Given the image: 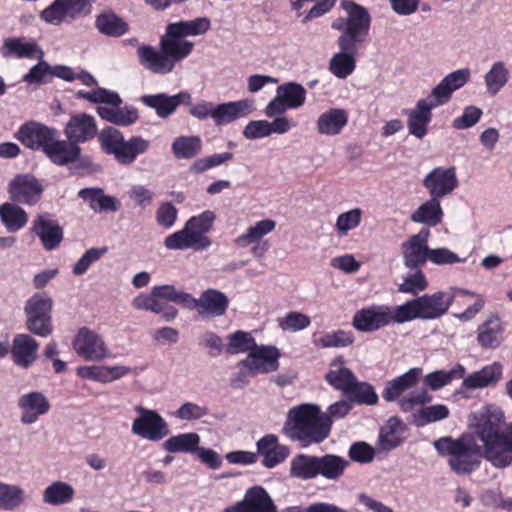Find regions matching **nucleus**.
<instances>
[{"instance_id":"obj_1","label":"nucleus","mask_w":512,"mask_h":512,"mask_svg":"<svg viewBox=\"0 0 512 512\" xmlns=\"http://www.w3.org/2000/svg\"><path fill=\"white\" fill-rule=\"evenodd\" d=\"M503 423L502 409L487 405L471 413L468 431L460 438H440L434 446L439 453L449 455V465L459 475L478 468L481 458L496 468H505L511 464V452L502 434Z\"/></svg>"},{"instance_id":"obj_2","label":"nucleus","mask_w":512,"mask_h":512,"mask_svg":"<svg viewBox=\"0 0 512 512\" xmlns=\"http://www.w3.org/2000/svg\"><path fill=\"white\" fill-rule=\"evenodd\" d=\"M210 28L211 21L207 17L170 23L160 37L158 48L148 45L138 47L139 63L154 74H169L176 64L186 59L194 49V43L186 38L202 36Z\"/></svg>"},{"instance_id":"obj_3","label":"nucleus","mask_w":512,"mask_h":512,"mask_svg":"<svg viewBox=\"0 0 512 512\" xmlns=\"http://www.w3.org/2000/svg\"><path fill=\"white\" fill-rule=\"evenodd\" d=\"M468 68L458 69L447 74L432 90L428 99H420L408 113L409 133L417 139H423L432 120V110L448 103L454 91L462 88L470 79Z\"/></svg>"},{"instance_id":"obj_4","label":"nucleus","mask_w":512,"mask_h":512,"mask_svg":"<svg viewBox=\"0 0 512 512\" xmlns=\"http://www.w3.org/2000/svg\"><path fill=\"white\" fill-rule=\"evenodd\" d=\"M284 434L301 447L320 444L330 434L331 421L316 404L304 403L291 408L283 426Z\"/></svg>"},{"instance_id":"obj_5","label":"nucleus","mask_w":512,"mask_h":512,"mask_svg":"<svg viewBox=\"0 0 512 512\" xmlns=\"http://www.w3.org/2000/svg\"><path fill=\"white\" fill-rule=\"evenodd\" d=\"M465 368L457 365L449 371L437 370L427 374L424 383L432 390H439L450 384L454 378H463L462 388L466 390L482 389L496 384L503 375V366L499 362L484 366L464 377Z\"/></svg>"},{"instance_id":"obj_6","label":"nucleus","mask_w":512,"mask_h":512,"mask_svg":"<svg viewBox=\"0 0 512 512\" xmlns=\"http://www.w3.org/2000/svg\"><path fill=\"white\" fill-rule=\"evenodd\" d=\"M99 143L104 153L113 156L122 165H131L150 147L149 140L141 136L125 139L123 133L113 127L105 128L100 132Z\"/></svg>"},{"instance_id":"obj_7","label":"nucleus","mask_w":512,"mask_h":512,"mask_svg":"<svg viewBox=\"0 0 512 512\" xmlns=\"http://www.w3.org/2000/svg\"><path fill=\"white\" fill-rule=\"evenodd\" d=\"M421 375V368H412L406 373L387 382L382 392L383 399L389 402L398 400L400 408L405 412L412 411L416 405L431 402L432 397L423 389L413 391L408 397L400 398L404 392L417 384Z\"/></svg>"},{"instance_id":"obj_8","label":"nucleus","mask_w":512,"mask_h":512,"mask_svg":"<svg viewBox=\"0 0 512 512\" xmlns=\"http://www.w3.org/2000/svg\"><path fill=\"white\" fill-rule=\"evenodd\" d=\"M357 33L339 36L335 53L329 61V71L339 79H346L356 68V55L363 42H359Z\"/></svg>"},{"instance_id":"obj_9","label":"nucleus","mask_w":512,"mask_h":512,"mask_svg":"<svg viewBox=\"0 0 512 512\" xmlns=\"http://www.w3.org/2000/svg\"><path fill=\"white\" fill-rule=\"evenodd\" d=\"M134 410L138 414L131 425V432L134 435L158 442L170 433L168 423L156 410L141 405L135 406Z\"/></svg>"},{"instance_id":"obj_10","label":"nucleus","mask_w":512,"mask_h":512,"mask_svg":"<svg viewBox=\"0 0 512 512\" xmlns=\"http://www.w3.org/2000/svg\"><path fill=\"white\" fill-rule=\"evenodd\" d=\"M51 308L52 300L45 293H36L27 300L24 310L30 332L41 337L52 333Z\"/></svg>"},{"instance_id":"obj_11","label":"nucleus","mask_w":512,"mask_h":512,"mask_svg":"<svg viewBox=\"0 0 512 512\" xmlns=\"http://www.w3.org/2000/svg\"><path fill=\"white\" fill-rule=\"evenodd\" d=\"M341 7L347 12V19L337 18L332 22L331 27L341 31L340 36L349 34V32L357 33L359 42H364L371 22L368 11L353 1H342Z\"/></svg>"},{"instance_id":"obj_12","label":"nucleus","mask_w":512,"mask_h":512,"mask_svg":"<svg viewBox=\"0 0 512 512\" xmlns=\"http://www.w3.org/2000/svg\"><path fill=\"white\" fill-rule=\"evenodd\" d=\"M306 89L296 82H287L277 87L276 96L267 104L264 113L273 118L282 115L287 109H298L305 104Z\"/></svg>"},{"instance_id":"obj_13","label":"nucleus","mask_w":512,"mask_h":512,"mask_svg":"<svg viewBox=\"0 0 512 512\" xmlns=\"http://www.w3.org/2000/svg\"><path fill=\"white\" fill-rule=\"evenodd\" d=\"M90 0H54L40 13V19L47 24L59 26L76 20L89 5Z\"/></svg>"},{"instance_id":"obj_14","label":"nucleus","mask_w":512,"mask_h":512,"mask_svg":"<svg viewBox=\"0 0 512 512\" xmlns=\"http://www.w3.org/2000/svg\"><path fill=\"white\" fill-rule=\"evenodd\" d=\"M73 347L77 355L86 361H100L110 356L103 337L86 327L78 331Z\"/></svg>"},{"instance_id":"obj_15","label":"nucleus","mask_w":512,"mask_h":512,"mask_svg":"<svg viewBox=\"0 0 512 512\" xmlns=\"http://www.w3.org/2000/svg\"><path fill=\"white\" fill-rule=\"evenodd\" d=\"M276 222L272 219H263L249 226L246 231L234 239V245L239 248L252 246L251 253L255 258H262L268 250V246L261 240L273 232Z\"/></svg>"},{"instance_id":"obj_16","label":"nucleus","mask_w":512,"mask_h":512,"mask_svg":"<svg viewBox=\"0 0 512 512\" xmlns=\"http://www.w3.org/2000/svg\"><path fill=\"white\" fill-rule=\"evenodd\" d=\"M430 231L421 229L401 244L403 263L408 269H418L429 260L430 248L428 240Z\"/></svg>"},{"instance_id":"obj_17","label":"nucleus","mask_w":512,"mask_h":512,"mask_svg":"<svg viewBox=\"0 0 512 512\" xmlns=\"http://www.w3.org/2000/svg\"><path fill=\"white\" fill-rule=\"evenodd\" d=\"M280 353L274 346L257 345L250 354L238 362L239 367L246 368L252 374H267L279 367Z\"/></svg>"},{"instance_id":"obj_18","label":"nucleus","mask_w":512,"mask_h":512,"mask_svg":"<svg viewBox=\"0 0 512 512\" xmlns=\"http://www.w3.org/2000/svg\"><path fill=\"white\" fill-rule=\"evenodd\" d=\"M54 136H58V131L55 128L35 121L24 123L15 134V138L25 147L32 150L40 149L44 153Z\"/></svg>"},{"instance_id":"obj_19","label":"nucleus","mask_w":512,"mask_h":512,"mask_svg":"<svg viewBox=\"0 0 512 512\" xmlns=\"http://www.w3.org/2000/svg\"><path fill=\"white\" fill-rule=\"evenodd\" d=\"M43 186L31 174H19L14 177L8 186L11 200L25 205L36 204L43 193Z\"/></svg>"},{"instance_id":"obj_20","label":"nucleus","mask_w":512,"mask_h":512,"mask_svg":"<svg viewBox=\"0 0 512 512\" xmlns=\"http://www.w3.org/2000/svg\"><path fill=\"white\" fill-rule=\"evenodd\" d=\"M423 186L431 197L441 199L451 194L458 186L454 167H436L423 179Z\"/></svg>"},{"instance_id":"obj_21","label":"nucleus","mask_w":512,"mask_h":512,"mask_svg":"<svg viewBox=\"0 0 512 512\" xmlns=\"http://www.w3.org/2000/svg\"><path fill=\"white\" fill-rule=\"evenodd\" d=\"M391 324L390 306L372 305L357 311L352 320L353 327L360 332H373Z\"/></svg>"},{"instance_id":"obj_22","label":"nucleus","mask_w":512,"mask_h":512,"mask_svg":"<svg viewBox=\"0 0 512 512\" xmlns=\"http://www.w3.org/2000/svg\"><path fill=\"white\" fill-rule=\"evenodd\" d=\"M455 294L438 291L425 294L415 299L416 307L421 320H433L442 317L454 302Z\"/></svg>"},{"instance_id":"obj_23","label":"nucleus","mask_w":512,"mask_h":512,"mask_svg":"<svg viewBox=\"0 0 512 512\" xmlns=\"http://www.w3.org/2000/svg\"><path fill=\"white\" fill-rule=\"evenodd\" d=\"M192 301L188 309H196L200 316L209 318L224 315L229 305L228 297L216 289L203 291L198 299L192 296Z\"/></svg>"},{"instance_id":"obj_24","label":"nucleus","mask_w":512,"mask_h":512,"mask_svg":"<svg viewBox=\"0 0 512 512\" xmlns=\"http://www.w3.org/2000/svg\"><path fill=\"white\" fill-rule=\"evenodd\" d=\"M18 407L21 410V422L28 425L35 423L40 416L47 414L51 405L44 393L32 391L20 396Z\"/></svg>"},{"instance_id":"obj_25","label":"nucleus","mask_w":512,"mask_h":512,"mask_svg":"<svg viewBox=\"0 0 512 512\" xmlns=\"http://www.w3.org/2000/svg\"><path fill=\"white\" fill-rule=\"evenodd\" d=\"M64 133L66 138L76 145L90 141L97 134L96 121L86 113L72 115L66 123Z\"/></svg>"},{"instance_id":"obj_26","label":"nucleus","mask_w":512,"mask_h":512,"mask_svg":"<svg viewBox=\"0 0 512 512\" xmlns=\"http://www.w3.org/2000/svg\"><path fill=\"white\" fill-rule=\"evenodd\" d=\"M140 101L147 107L156 111L160 118H167L172 115L180 104H189L191 95L188 92H180L176 95L169 96L165 93L153 95H144Z\"/></svg>"},{"instance_id":"obj_27","label":"nucleus","mask_w":512,"mask_h":512,"mask_svg":"<svg viewBox=\"0 0 512 512\" xmlns=\"http://www.w3.org/2000/svg\"><path fill=\"white\" fill-rule=\"evenodd\" d=\"M254 110V101L250 99L215 104L213 120L216 125L222 126L246 117Z\"/></svg>"},{"instance_id":"obj_28","label":"nucleus","mask_w":512,"mask_h":512,"mask_svg":"<svg viewBox=\"0 0 512 512\" xmlns=\"http://www.w3.org/2000/svg\"><path fill=\"white\" fill-rule=\"evenodd\" d=\"M211 245L210 238H201L196 235L186 224L183 229L167 236L164 246L169 250H204Z\"/></svg>"},{"instance_id":"obj_29","label":"nucleus","mask_w":512,"mask_h":512,"mask_svg":"<svg viewBox=\"0 0 512 512\" xmlns=\"http://www.w3.org/2000/svg\"><path fill=\"white\" fill-rule=\"evenodd\" d=\"M39 343L27 334H18L14 337L11 347L13 362L22 367H30L36 360Z\"/></svg>"},{"instance_id":"obj_30","label":"nucleus","mask_w":512,"mask_h":512,"mask_svg":"<svg viewBox=\"0 0 512 512\" xmlns=\"http://www.w3.org/2000/svg\"><path fill=\"white\" fill-rule=\"evenodd\" d=\"M82 149L74 142L67 140H58V136L50 142L45 151V155L52 163L58 166H65L70 163H75L79 158Z\"/></svg>"},{"instance_id":"obj_31","label":"nucleus","mask_w":512,"mask_h":512,"mask_svg":"<svg viewBox=\"0 0 512 512\" xmlns=\"http://www.w3.org/2000/svg\"><path fill=\"white\" fill-rule=\"evenodd\" d=\"M34 232L41 240L46 250L58 247L63 239V230L60 225L47 215H39L34 221Z\"/></svg>"},{"instance_id":"obj_32","label":"nucleus","mask_w":512,"mask_h":512,"mask_svg":"<svg viewBox=\"0 0 512 512\" xmlns=\"http://www.w3.org/2000/svg\"><path fill=\"white\" fill-rule=\"evenodd\" d=\"M348 123V113L341 108H331L318 117L316 129L320 135L337 136Z\"/></svg>"},{"instance_id":"obj_33","label":"nucleus","mask_w":512,"mask_h":512,"mask_svg":"<svg viewBox=\"0 0 512 512\" xmlns=\"http://www.w3.org/2000/svg\"><path fill=\"white\" fill-rule=\"evenodd\" d=\"M405 424L397 417H391L380 429L378 445L380 450L388 452L404 441Z\"/></svg>"},{"instance_id":"obj_34","label":"nucleus","mask_w":512,"mask_h":512,"mask_svg":"<svg viewBox=\"0 0 512 512\" xmlns=\"http://www.w3.org/2000/svg\"><path fill=\"white\" fill-rule=\"evenodd\" d=\"M414 223L435 227L442 222L443 209L440 200L431 197L422 203L410 216Z\"/></svg>"},{"instance_id":"obj_35","label":"nucleus","mask_w":512,"mask_h":512,"mask_svg":"<svg viewBox=\"0 0 512 512\" xmlns=\"http://www.w3.org/2000/svg\"><path fill=\"white\" fill-rule=\"evenodd\" d=\"M348 466V460L335 454L317 456V477L322 476L326 480L336 481L343 476Z\"/></svg>"},{"instance_id":"obj_36","label":"nucleus","mask_w":512,"mask_h":512,"mask_svg":"<svg viewBox=\"0 0 512 512\" xmlns=\"http://www.w3.org/2000/svg\"><path fill=\"white\" fill-rule=\"evenodd\" d=\"M356 376L354 373L345 366L341 357L334 359L330 365L329 370L325 375L326 381L336 390L345 393L353 384Z\"/></svg>"},{"instance_id":"obj_37","label":"nucleus","mask_w":512,"mask_h":512,"mask_svg":"<svg viewBox=\"0 0 512 512\" xmlns=\"http://www.w3.org/2000/svg\"><path fill=\"white\" fill-rule=\"evenodd\" d=\"M289 476L301 481L317 478V456L304 453L295 455L290 461Z\"/></svg>"},{"instance_id":"obj_38","label":"nucleus","mask_w":512,"mask_h":512,"mask_svg":"<svg viewBox=\"0 0 512 512\" xmlns=\"http://www.w3.org/2000/svg\"><path fill=\"white\" fill-rule=\"evenodd\" d=\"M503 332L501 320L498 317H491L478 327L477 341L484 348H497L502 341Z\"/></svg>"},{"instance_id":"obj_39","label":"nucleus","mask_w":512,"mask_h":512,"mask_svg":"<svg viewBox=\"0 0 512 512\" xmlns=\"http://www.w3.org/2000/svg\"><path fill=\"white\" fill-rule=\"evenodd\" d=\"M98 31L109 37H121L128 32V24L113 12H103L96 17Z\"/></svg>"},{"instance_id":"obj_40","label":"nucleus","mask_w":512,"mask_h":512,"mask_svg":"<svg viewBox=\"0 0 512 512\" xmlns=\"http://www.w3.org/2000/svg\"><path fill=\"white\" fill-rule=\"evenodd\" d=\"M200 445V436L195 432L171 436L163 443V449L169 453H195Z\"/></svg>"},{"instance_id":"obj_41","label":"nucleus","mask_w":512,"mask_h":512,"mask_svg":"<svg viewBox=\"0 0 512 512\" xmlns=\"http://www.w3.org/2000/svg\"><path fill=\"white\" fill-rule=\"evenodd\" d=\"M0 51L4 58H34L41 54L36 44L24 42L20 38L5 39Z\"/></svg>"},{"instance_id":"obj_42","label":"nucleus","mask_w":512,"mask_h":512,"mask_svg":"<svg viewBox=\"0 0 512 512\" xmlns=\"http://www.w3.org/2000/svg\"><path fill=\"white\" fill-rule=\"evenodd\" d=\"M74 496V488L62 481L51 483L43 491V501L52 506L67 504L73 500Z\"/></svg>"},{"instance_id":"obj_43","label":"nucleus","mask_w":512,"mask_h":512,"mask_svg":"<svg viewBox=\"0 0 512 512\" xmlns=\"http://www.w3.org/2000/svg\"><path fill=\"white\" fill-rule=\"evenodd\" d=\"M247 512H277L268 492L262 487H254L245 494Z\"/></svg>"},{"instance_id":"obj_44","label":"nucleus","mask_w":512,"mask_h":512,"mask_svg":"<svg viewBox=\"0 0 512 512\" xmlns=\"http://www.w3.org/2000/svg\"><path fill=\"white\" fill-rule=\"evenodd\" d=\"M0 219L9 232H17L26 225L28 216L21 207L4 203L0 206Z\"/></svg>"},{"instance_id":"obj_45","label":"nucleus","mask_w":512,"mask_h":512,"mask_svg":"<svg viewBox=\"0 0 512 512\" xmlns=\"http://www.w3.org/2000/svg\"><path fill=\"white\" fill-rule=\"evenodd\" d=\"M24 489L15 484L0 482V510L14 511L24 504Z\"/></svg>"},{"instance_id":"obj_46","label":"nucleus","mask_w":512,"mask_h":512,"mask_svg":"<svg viewBox=\"0 0 512 512\" xmlns=\"http://www.w3.org/2000/svg\"><path fill=\"white\" fill-rule=\"evenodd\" d=\"M509 70L503 61L494 62L484 75V83L490 95H496L508 82Z\"/></svg>"},{"instance_id":"obj_47","label":"nucleus","mask_w":512,"mask_h":512,"mask_svg":"<svg viewBox=\"0 0 512 512\" xmlns=\"http://www.w3.org/2000/svg\"><path fill=\"white\" fill-rule=\"evenodd\" d=\"M152 289L154 291V296H156L157 302L160 305L166 304V302H173L188 309L191 306V303H193L192 295L190 293L179 291L173 285H159L154 286Z\"/></svg>"},{"instance_id":"obj_48","label":"nucleus","mask_w":512,"mask_h":512,"mask_svg":"<svg viewBox=\"0 0 512 512\" xmlns=\"http://www.w3.org/2000/svg\"><path fill=\"white\" fill-rule=\"evenodd\" d=\"M202 140L199 136H179L172 145L171 150L177 159H191L200 153Z\"/></svg>"},{"instance_id":"obj_49","label":"nucleus","mask_w":512,"mask_h":512,"mask_svg":"<svg viewBox=\"0 0 512 512\" xmlns=\"http://www.w3.org/2000/svg\"><path fill=\"white\" fill-rule=\"evenodd\" d=\"M344 394L349 401L359 404L374 405L378 401L374 388L367 382L358 381L357 378Z\"/></svg>"},{"instance_id":"obj_50","label":"nucleus","mask_w":512,"mask_h":512,"mask_svg":"<svg viewBox=\"0 0 512 512\" xmlns=\"http://www.w3.org/2000/svg\"><path fill=\"white\" fill-rule=\"evenodd\" d=\"M227 347L226 350L231 355L240 353H248L253 351L257 347V343L252 335L244 331H236L227 336Z\"/></svg>"},{"instance_id":"obj_51","label":"nucleus","mask_w":512,"mask_h":512,"mask_svg":"<svg viewBox=\"0 0 512 512\" xmlns=\"http://www.w3.org/2000/svg\"><path fill=\"white\" fill-rule=\"evenodd\" d=\"M363 217L360 208H353L338 215L335 223V230L339 236H346L350 231L356 229Z\"/></svg>"},{"instance_id":"obj_52","label":"nucleus","mask_w":512,"mask_h":512,"mask_svg":"<svg viewBox=\"0 0 512 512\" xmlns=\"http://www.w3.org/2000/svg\"><path fill=\"white\" fill-rule=\"evenodd\" d=\"M354 337L351 332L338 330L326 333L314 340L316 346L320 348L346 347L352 344Z\"/></svg>"},{"instance_id":"obj_53","label":"nucleus","mask_w":512,"mask_h":512,"mask_svg":"<svg viewBox=\"0 0 512 512\" xmlns=\"http://www.w3.org/2000/svg\"><path fill=\"white\" fill-rule=\"evenodd\" d=\"M77 97L91 103H104L111 106H117L122 103L120 96L116 92L104 88H97L91 91H79Z\"/></svg>"},{"instance_id":"obj_54","label":"nucleus","mask_w":512,"mask_h":512,"mask_svg":"<svg viewBox=\"0 0 512 512\" xmlns=\"http://www.w3.org/2000/svg\"><path fill=\"white\" fill-rule=\"evenodd\" d=\"M209 414V409L205 405H200L195 402H184L173 413L174 417L181 421H196L206 417Z\"/></svg>"},{"instance_id":"obj_55","label":"nucleus","mask_w":512,"mask_h":512,"mask_svg":"<svg viewBox=\"0 0 512 512\" xmlns=\"http://www.w3.org/2000/svg\"><path fill=\"white\" fill-rule=\"evenodd\" d=\"M107 248H90L88 249L80 259L75 263L72 269V273L76 276L84 275L89 267L96 263L100 258L106 254Z\"/></svg>"},{"instance_id":"obj_56","label":"nucleus","mask_w":512,"mask_h":512,"mask_svg":"<svg viewBox=\"0 0 512 512\" xmlns=\"http://www.w3.org/2000/svg\"><path fill=\"white\" fill-rule=\"evenodd\" d=\"M391 324L405 323L414 319H419L415 299L407 301L395 308L390 307Z\"/></svg>"},{"instance_id":"obj_57","label":"nucleus","mask_w":512,"mask_h":512,"mask_svg":"<svg viewBox=\"0 0 512 512\" xmlns=\"http://www.w3.org/2000/svg\"><path fill=\"white\" fill-rule=\"evenodd\" d=\"M214 220L215 214L207 210L198 216L191 217L186 222V225L199 237L208 238L205 234L211 229Z\"/></svg>"},{"instance_id":"obj_58","label":"nucleus","mask_w":512,"mask_h":512,"mask_svg":"<svg viewBox=\"0 0 512 512\" xmlns=\"http://www.w3.org/2000/svg\"><path fill=\"white\" fill-rule=\"evenodd\" d=\"M428 286L425 275L419 269L415 273L405 277L399 285L398 290L402 293H410L413 295L424 291Z\"/></svg>"},{"instance_id":"obj_59","label":"nucleus","mask_w":512,"mask_h":512,"mask_svg":"<svg viewBox=\"0 0 512 512\" xmlns=\"http://www.w3.org/2000/svg\"><path fill=\"white\" fill-rule=\"evenodd\" d=\"M233 158V154L231 152H224L220 154H213L211 156L200 158L196 160L192 165L190 170L194 173H202L212 167L219 166L230 161Z\"/></svg>"},{"instance_id":"obj_60","label":"nucleus","mask_w":512,"mask_h":512,"mask_svg":"<svg viewBox=\"0 0 512 512\" xmlns=\"http://www.w3.org/2000/svg\"><path fill=\"white\" fill-rule=\"evenodd\" d=\"M482 114L483 111L480 108L473 105L467 106L464 108L463 114L453 120L452 126L458 130L473 127L479 122Z\"/></svg>"},{"instance_id":"obj_61","label":"nucleus","mask_w":512,"mask_h":512,"mask_svg":"<svg viewBox=\"0 0 512 512\" xmlns=\"http://www.w3.org/2000/svg\"><path fill=\"white\" fill-rule=\"evenodd\" d=\"M311 323L310 318L300 312H289L279 322L280 327L287 331H300L307 328Z\"/></svg>"},{"instance_id":"obj_62","label":"nucleus","mask_w":512,"mask_h":512,"mask_svg":"<svg viewBox=\"0 0 512 512\" xmlns=\"http://www.w3.org/2000/svg\"><path fill=\"white\" fill-rule=\"evenodd\" d=\"M131 306L138 311H150L152 313H160L161 305L157 302L154 291L151 289L149 293H140L131 300Z\"/></svg>"},{"instance_id":"obj_63","label":"nucleus","mask_w":512,"mask_h":512,"mask_svg":"<svg viewBox=\"0 0 512 512\" xmlns=\"http://www.w3.org/2000/svg\"><path fill=\"white\" fill-rule=\"evenodd\" d=\"M348 454L353 461L367 464L373 461L375 450L366 442H356L351 445Z\"/></svg>"},{"instance_id":"obj_64","label":"nucleus","mask_w":512,"mask_h":512,"mask_svg":"<svg viewBox=\"0 0 512 512\" xmlns=\"http://www.w3.org/2000/svg\"><path fill=\"white\" fill-rule=\"evenodd\" d=\"M243 136L246 139H250V140L269 137L270 136L269 121H267V120L250 121L244 127Z\"/></svg>"}]
</instances>
